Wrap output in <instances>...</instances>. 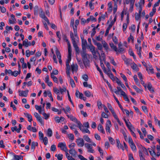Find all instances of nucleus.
Here are the masks:
<instances>
[{
	"label": "nucleus",
	"mask_w": 160,
	"mask_h": 160,
	"mask_svg": "<svg viewBox=\"0 0 160 160\" xmlns=\"http://www.w3.org/2000/svg\"><path fill=\"white\" fill-rule=\"evenodd\" d=\"M74 36L75 38H74L73 34V33L72 32H71L70 33V36L71 38H72V44L73 45V47L75 49V50L76 51V57L78 60L79 62V57H78V55H79L80 53V50L79 49L78 46L77 44L76 43L75 40H78V35L77 33H74Z\"/></svg>",
	"instance_id": "obj_1"
},
{
	"label": "nucleus",
	"mask_w": 160,
	"mask_h": 160,
	"mask_svg": "<svg viewBox=\"0 0 160 160\" xmlns=\"http://www.w3.org/2000/svg\"><path fill=\"white\" fill-rule=\"evenodd\" d=\"M82 60L83 63L86 67H89L90 64V61L88 59L87 54L86 52H83L82 54Z\"/></svg>",
	"instance_id": "obj_2"
},
{
	"label": "nucleus",
	"mask_w": 160,
	"mask_h": 160,
	"mask_svg": "<svg viewBox=\"0 0 160 160\" xmlns=\"http://www.w3.org/2000/svg\"><path fill=\"white\" fill-rule=\"evenodd\" d=\"M39 11L40 12H39L40 17L47 22L48 24L49 25V24H50L49 20L48 18L45 16V13L43 11L42 9L40 8L39 10Z\"/></svg>",
	"instance_id": "obj_3"
},
{
	"label": "nucleus",
	"mask_w": 160,
	"mask_h": 160,
	"mask_svg": "<svg viewBox=\"0 0 160 160\" xmlns=\"http://www.w3.org/2000/svg\"><path fill=\"white\" fill-rule=\"evenodd\" d=\"M82 44L83 52H86V45L87 44V42L86 40H84L83 38H81Z\"/></svg>",
	"instance_id": "obj_4"
},
{
	"label": "nucleus",
	"mask_w": 160,
	"mask_h": 160,
	"mask_svg": "<svg viewBox=\"0 0 160 160\" xmlns=\"http://www.w3.org/2000/svg\"><path fill=\"white\" fill-rule=\"evenodd\" d=\"M111 126V122L110 120H107L106 125L105 129L106 132H108L109 133H111V130L110 128Z\"/></svg>",
	"instance_id": "obj_5"
},
{
	"label": "nucleus",
	"mask_w": 160,
	"mask_h": 160,
	"mask_svg": "<svg viewBox=\"0 0 160 160\" xmlns=\"http://www.w3.org/2000/svg\"><path fill=\"white\" fill-rule=\"evenodd\" d=\"M34 115L35 117L37 118V120L41 124L43 125L44 123L42 121V118L40 117V116L36 112H35L34 113Z\"/></svg>",
	"instance_id": "obj_6"
},
{
	"label": "nucleus",
	"mask_w": 160,
	"mask_h": 160,
	"mask_svg": "<svg viewBox=\"0 0 160 160\" xmlns=\"http://www.w3.org/2000/svg\"><path fill=\"white\" fill-rule=\"evenodd\" d=\"M99 57V60L100 61V66L102 69H103V72L104 73H106L107 71L105 67L104 66V64H103L102 61V59L101 58V56L99 52H98Z\"/></svg>",
	"instance_id": "obj_7"
},
{
	"label": "nucleus",
	"mask_w": 160,
	"mask_h": 160,
	"mask_svg": "<svg viewBox=\"0 0 160 160\" xmlns=\"http://www.w3.org/2000/svg\"><path fill=\"white\" fill-rule=\"evenodd\" d=\"M19 95L20 96L27 97L28 95V93L29 92L28 90H26L25 91L19 90Z\"/></svg>",
	"instance_id": "obj_8"
},
{
	"label": "nucleus",
	"mask_w": 160,
	"mask_h": 160,
	"mask_svg": "<svg viewBox=\"0 0 160 160\" xmlns=\"http://www.w3.org/2000/svg\"><path fill=\"white\" fill-rule=\"evenodd\" d=\"M58 147L60 148L62 150L64 151L67 150V149L65 144L62 142H59L58 145Z\"/></svg>",
	"instance_id": "obj_9"
},
{
	"label": "nucleus",
	"mask_w": 160,
	"mask_h": 160,
	"mask_svg": "<svg viewBox=\"0 0 160 160\" xmlns=\"http://www.w3.org/2000/svg\"><path fill=\"white\" fill-rule=\"evenodd\" d=\"M56 53L57 57L58 59L59 62L60 64H62V60L61 59V55L60 52L58 51L57 48L56 50Z\"/></svg>",
	"instance_id": "obj_10"
},
{
	"label": "nucleus",
	"mask_w": 160,
	"mask_h": 160,
	"mask_svg": "<svg viewBox=\"0 0 160 160\" xmlns=\"http://www.w3.org/2000/svg\"><path fill=\"white\" fill-rule=\"evenodd\" d=\"M88 47L90 48L91 51L92 52V55L93 56L96 57V52L95 51V48L92 44L90 45V46H88Z\"/></svg>",
	"instance_id": "obj_11"
},
{
	"label": "nucleus",
	"mask_w": 160,
	"mask_h": 160,
	"mask_svg": "<svg viewBox=\"0 0 160 160\" xmlns=\"http://www.w3.org/2000/svg\"><path fill=\"white\" fill-rule=\"evenodd\" d=\"M67 65H66V73L67 74V76L69 78H70V72L71 71V68L69 65V64H68V63H67Z\"/></svg>",
	"instance_id": "obj_12"
},
{
	"label": "nucleus",
	"mask_w": 160,
	"mask_h": 160,
	"mask_svg": "<svg viewBox=\"0 0 160 160\" xmlns=\"http://www.w3.org/2000/svg\"><path fill=\"white\" fill-rule=\"evenodd\" d=\"M69 118L71 120L76 122L78 126V128H79L80 129V122H79V121H77V119L75 117H74L72 115H70Z\"/></svg>",
	"instance_id": "obj_13"
},
{
	"label": "nucleus",
	"mask_w": 160,
	"mask_h": 160,
	"mask_svg": "<svg viewBox=\"0 0 160 160\" xmlns=\"http://www.w3.org/2000/svg\"><path fill=\"white\" fill-rule=\"evenodd\" d=\"M71 70L72 72H77L78 70V66L77 64H74L71 65Z\"/></svg>",
	"instance_id": "obj_14"
},
{
	"label": "nucleus",
	"mask_w": 160,
	"mask_h": 160,
	"mask_svg": "<svg viewBox=\"0 0 160 160\" xmlns=\"http://www.w3.org/2000/svg\"><path fill=\"white\" fill-rule=\"evenodd\" d=\"M117 146L119 149H121L122 151L124 150V148L123 146L121 144L119 139L116 140Z\"/></svg>",
	"instance_id": "obj_15"
},
{
	"label": "nucleus",
	"mask_w": 160,
	"mask_h": 160,
	"mask_svg": "<svg viewBox=\"0 0 160 160\" xmlns=\"http://www.w3.org/2000/svg\"><path fill=\"white\" fill-rule=\"evenodd\" d=\"M23 45L24 46L26 47H27L28 46H31V45L30 42H28V40L27 39H25L23 42Z\"/></svg>",
	"instance_id": "obj_16"
},
{
	"label": "nucleus",
	"mask_w": 160,
	"mask_h": 160,
	"mask_svg": "<svg viewBox=\"0 0 160 160\" xmlns=\"http://www.w3.org/2000/svg\"><path fill=\"white\" fill-rule=\"evenodd\" d=\"M147 88L148 90L152 93H153L154 92V91L153 88L152 87V85L151 83L148 82V83Z\"/></svg>",
	"instance_id": "obj_17"
},
{
	"label": "nucleus",
	"mask_w": 160,
	"mask_h": 160,
	"mask_svg": "<svg viewBox=\"0 0 160 160\" xmlns=\"http://www.w3.org/2000/svg\"><path fill=\"white\" fill-rule=\"evenodd\" d=\"M109 45L111 48L113 50H114L115 52H116V54H118V49L116 46L114 45L113 43L112 42L110 43Z\"/></svg>",
	"instance_id": "obj_18"
},
{
	"label": "nucleus",
	"mask_w": 160,
	"mask_h": 160,
	"mask_svg": "<svg viewBox=\"0 0 160 160\" xmlns=\"http://www.w3.org/2000/svg\"><path fill=\"white\" fill-rule=\"evenodd\" d=\"M98 131H99L100 132H101L103 134H105V132L104 130V129L103 128V126L102 125L99 124L98 127Z\"/></svg>",
	"instance_id": "obj_19"
},
{
	"label": "nucleus",
	"mask_w": 160,
	"mask_h": 160,
	"mask_svg": "<svg viewBox=\"0 0 160 160\" xmlns=\"http://www.w3.org/2000/svg\"><path fill=\"white\" fill-rule=\"evenodd\" d=\"M24 114L28 118V121L31 122L32 120V115L28 113L25 112L24 113Z\"/></svg>",
	"instance_id": "obj_20"
},
{
	"label": "nucleus",
	"mask_w": 160,
	"mask_h": 160,
	"mask_svg": "<svg viewBox=\"0 0 160 160\" xmlns=\"http://www.w3.org/2000/svg\"><path fill=\"white\" fill-rule=\"evenodd\" d=\"M95 44L97 46L98 49L100 50L102 52H103V51L102 50V44L100 42H97L96 43H95Z\"/></svg>",
	"instance_id": "obj_21"
},
{
	"label": "nucleus",
	"mask_w": 160,
	"mask_h": 160,
	"mask_svg": "<svg viewBox=\"0 0 160 160\" xmlns=\"http://www.w3.org/2000/svg\"><path fill=\"white\" fill-rule=\"evenodd\" d=\"M131 67L134 70L136 71H138L139 70V68L137 66V64L134 62H133V64L131 66Z\"/></svg>",
	"instance_id": "obj_22"
},
{
	"label": "nucleus",
	"mask_w": 160,
	"mask_h": 160,
	"mask_svg": "<svg viewBox=\"0 0 160 160\" xmlns=\"http://www.w3.org/2000/svg\"><path fill=\"white\" fill-rule=\"evenodd\" d=\"M38 143L37 142H32L31 147V149L33 151H34L35 148V147L38 146Z\"/></svg>",
	"instance_id": "obj_23"
},
{
	"label": "nucleus",
	"mask_w": 160,
	"mask_h": 160,
	"mask_svg": "<svg viewBox=\"0 0 160 160\" xmlns=\"http://www.w3.org/2000/svg\"><path fill=\"white\" fill-rule=\"evenodd\" d=\"M81 127H85L87 128H90L89 124L88 122H85L83 124V125H82L81 123Z\"/></svg>",
	"instance_id": "obj_24"
},
{
	"label": "nucleus",
	"mask_w": 160,
	"mask_h": 160,
	"mask_svg": "<svg viewBox=\"0 0 160 160\" xmlns=\"http://www.w3.org/2000/svg\"><path fill=\"white\" fill-rule=\"evenodd\" d=\"M132 87L138 93H140L143 91L142 90L139 89L136 85H133Z\"/></svg>",
	"instance_id": "obj_25"
},
{
	"label": "nucleus",
	"mask_w": 160,
	"mask_h": 160,
	"mask_svg": "<svg viewBox=\"0 0 160 160\" xmlns=\"http://www.w3.org/2000/svg\"><path fill=\"white\" fill-rule=\"evenodd\" d=\"M52 132L51 129L50 128L48 129L47 132V135L49 137H51L52 135Z\"/></svg>",
	"instance_id": "obj_26"
},
{
	"label": "nucleus",
	"mask_w": 160,
	"mask_h": 160,
	"mask_svg": "<svg viewBox=\"0 0 160 160\" xmlns=\"http://www.w3.org/2000/svg\"><path fill=\"white\" fill-rule=\"evenodd\" d=\"M39 10L38 7V6H35L34 7V15H38V11Z\"/></svg>",
	"instance_id": "obj_27"
},
{
	"label": "nucleus",
	"mask_w": 160,
	"mask_h": 160,
	"mask_svg": "<svg viewBox=\"0 0 160 160\" xmlns=\"http://www.w3.org/2000/svg\"><path fill=\"white\" fill-rule=\"evenodd\" d=\"M81 130L82 131V132L85 133H88V134L90 133V132L89 131V130L88 129V128H81Z\"/></svg>",
	"instance_id": "obj_28"
},
{
	"label": "nucleus",
	"mask_w": 160,
	"mask_h": 160,
	"mask_svg": "<svg viewBox=\"0 0 160 160\" xmlns=\"http://www.w3.org/2000/svg\"><path fill=\"white\" fill-rule=\"evenodd\" d=\"M141 147H142V151L145 154H146L147 155H148L149 154L148 153V151H147V149H146V148L141 145Z\"/></svg>",
	"instance_id": "obj_29"
},
{
	"label": "nucleus",
	"mask_w": 160,
	"mask_h": 160,
	"mask_svg": "<svg viewBox=\"0 0 160 160\" xmlns=\"http://www.w3.org/2000/svg\"><path fill=\"white\" fill-rule=\"evenodd\" d=\"M83 86L84 87H88L90 88H92V86L90 84H88L87 82H84L83 83Z\"/></svg>",
	"instance_id": "obj_30"
},
{
	"label": "nucleus",
	"mask_w": 160,
	"mask_h": 160,
	"mask_svg": "<svg viewBox=\"0 0 160 160\" xmlns=\"http://www.w3.org/2000/svg\"><path fill=\"white\" fill-rule=\"evenodd\" d=\"M124 61L125 63L127 65H129L130 62L132 61V60L130 59H129L127 58H125L124 59Z\"/></svg>",
	"instance_id": "obj_31"
},
{
	"label": "nucleus",
	"mask_w": 160,
	"mask_h": 160,
	"mask_svg": "<svg viewBox=\"0 0 160 160\" xmlns=\"http://www.w3.org/2000/svg\"><path fill=\"white\" fill-rule=\"evenodd\" d=\"M41 140H42L45 145H46L48 143V139L47 137L43 138V139H42Z\"/></svg>",
	"instance_id": "obj_32"
},
{
	"label": "nucleus",
	"mask_w": 160,
	"mask_h": 160,
	"mask_svg": "<svg viewBox=\"0 0 160 160\" xmlns=\"http://www.w3.org/2000/svg\"><path fill=\"white\" fill-rule=\"evenodd\" d=\"M141 18V14H139L137 12L135 13V19L137 21H138Z\"/></svg>",
	"instance_id": "obj_33"
},
{
	"label": "nucleus",
	"mask_w": 160,
	"mask_h": 160,
	"mask_svg": "<svg viewBox=\"0 0 160 160\" xmlns=\"http://www.w3.org/2000/svg\"><path fill=\"white\" fill-rule=\"evenodd\" d=\"M14 158L17 160H23V157L21 155H15Z\"/></svg>",
	"instance_id": "obj_34"
},
{
	"label": "nucleus",
	"mask_w": 160,
	"mask_h": 160,
	"mask_svg": "<svg viewBox=\"0 0 160 160\" xmlns=\"http://www.w3.org/2000/svg\"><path fill=\"white\" fill-rule=\"evenodd\" d=\"M103 46L106 50V51L108 52L109 47L107 43L105 42H104L103 43Z\"/></svg>",
	"instance_id": "obj_35"
},
{
	"label": "nucleus",
	"mask_w": 160,
	"mask_h": 160,
	"mask_svg": "<svg viewBox=\"0 0 160 160\" xmlns=\"http://www.w3.org/2000/svg\"><path fill=\"white\" fill-rule=\"evenodd\" d=\"M101 117L102 118H108V115L104 112H102L101 114Z\"/></svg>",
	"instance_id": "obj_36"
},
{
	"label": "nucleus",
	"mask_w": 160,
	"mask_h": 160,
	"mask_svg": "<svg viewBox=\"0 0 160 160\" xmlns=\"http://www.w3.org/2000/svg\"><path fill=\"white\" fill-rule=\"evenodd\" d=\"M83 138L87 142H91L90 141V139L89 137L86 135H85L83 136Z\"/></svg>",
	"instance_id": "obj_37"
},
{
	"label": "nucleus",
	"mask_w": 160,
	"mask_h": 160,
	"mask_svg": "<svg viewBox=\"0 0 160 160\" xmlns=\"http://www.w3.org/2000/svg\"><path fill=\"white\" fill-rule=\"evenodd\" d=\"M107 106L111 112L114 111V110L113 109L112 107L111 104L110 103H107Z\"/></svg>",
	"instance_id": "obj_38"
},
{
	"label": "nucleus",
	"mask_w": 160,
	"mask_h": 160,
	"mask_svg": "<svg viewBox=\"0 0 160 160\" xmlns=\"http://www.w3.org/2000/svg\"><path fill=\"white\" fill-rule=\"evenodd\" d=\"M69 152L70 154H72L73 156H75L76 153L75 150L72 149L69 150Z\"/></svg>",
	"instance_id": "obj_39"
},
{
	"label": "nucleus",
	"mask_w": 160,
	"mask_h": 160,
	"mask_svg": "<svg viewBox=\"0 0 160 160\" xmlns=\"http://www.w3.org/2000/svg\"><path fill=\"white\" fill-rule=\"evenodd\" d=\"M48 95L50 98L51 100L52 101H53V99L51 94V93L50 91H48Z\"/></svg>",
	"instance_id": "obj_40"
},
{
	"label": "nucleus",
	"mask_w": 160,
	"mask_h": 160,
	"mask_svg": "<svg viewBox=\"0 0 160 160\" xmlns=\"http://www.w3.org/2000/svg\"><path fill=\"white\" fill-rule=\"evenodd\" d=\"M84 93L85 94V96L88 97H90L91 95V94L90 92L88 90L85 91L84 92Z\"/></svg>",
	"instance_id": "obj_41"
},
{
	"label": "nucleus",
	"mask_w": 160,
	"mask_h": 160,
	"mask_svg": "<svg viewBox=\"0 0 160 160\" xmlns=\"http://www.w3.org/2000/svg\"><path fill=\"white\" fill-rule=\"evenodd\" d=\"M82 78L85 81H87L88 80V76L87 74H84L82 76Z\"/></svg>",
	"instance_id": "obj_42"
},
{
	"label": "nucleus",
	"mask_w": 160,
	"mask_h": 160,
	"mask_svg": "<svg viewBox=\"0 0 160 160\" xmlns=\"http://www.w3.org/2000/svg\"><path fill=\"white\" fill-rule=\"evenodd\" d=\"M131 148L133 151H136V147L134 143H132L130 145Z\"/></svg>",
	"instance_id": "obj_43"
},
{
	"label": "nucleus",
	"mask_w": 160,
	"mask_h": 160,
	"mask_svg": "<svg viewBox=\"0 0 160 160\" xmlns=\"http://www.w3.org/2000/svg\"><path fill=\"white\" fill-rule=\"evenodd\" d=\"M156 10V8H153L152 11L149 14L150 15L151 17H152L153 16L154 14L155 13Z\"/></svg>",
	"instance_id": "obj_44"
},
{
	"label": "nucleus",
	"mask_w": 160,
	"mask_h": 160,
	"mask_svg": "<svg viewBox=\"0 0 160 160\" xmlns=\"http://www.w3.org/2000/svg\"><path fill=\"white\" fill-rule=\"evenodd\" d=\"M125 123L126 124L127 126L128 127V129L130 128H134L132 125L131 124L130 122H126V123Z\"/></svg>",
	"instance_id": "obj_45"
},
{
	"label": "nucleus",
	"mask_w": 160,
	"mask_h": 160,
	"mask_svg": "<svg viewBox=\"0 0 160 160\" xmlns=\"http://www.w3.org/2000/svg\"><path fill=\"white\" fill-rule=\"evenodd\" d=\"M55 157H57L58 160H62L63 158V155L62 154H59L58 155L56 154Z\"/></svg>",
	"instance_id": "obj_46"
},
{
	"label": "nucleus",
	"mask_w": 160,
	"mask_h": 160,
	"mask_svg": "<svg viewBox=\"0 0 160 160\" xmlns=\"http://www.w3.org/2000/svg\"><path fill=\"white\" fill-rule=\"evenodd\" d=\"M97 106L98 108L100 109V108H102V104L101 101L98 100L97 102Z\"/></svg>",
	"instance_id": "obj_47"
},
{
	"label": "nucleus",
	"mask_w": 160,
	"mask_h": 160,
	"mask_svg": "<svg viewBox=\"0 0 160 160\" xmlns=\"http://www.w3.org/2000/svg\"><path fill=\"white\" fill-rule=\"evenodd\" d=\"M42 115L44 116V118L45 119H47L49 117V114H47L46 113L43 112L42 113Z\"/></svg>",
	"instance_id": "obj_48"
},
{
	"label": "nucleus",
	"mask_w": 160,
	"mask_h": 160,
	"mask_svg": "<svg viewBox=\"0 0 160 160\" xmlns=\"http://www.w3.org/2000/svg\"><path fill=\"white\" fill-rule=\"evenodd\" d=\"M12 72H13L11 69H9L8 70L7 69H5V73L6 74L8 73L9 74H11L12 75Z\"/></svg>",
	"instance_id": "obj_49"
},
{
	"label": "nucleus",
	"mask_w": 160,
	"mask_h": 160,
	"mask_svg": "<svg viewBox=\"0 0 160 160\" xmlns=\"http://www.w3.org/2000/svg\"><path fill=\"white\" fill-rule=\"evenodd\" d=\"M50 149L51 151L53 152L55 151L56 149V146L54 144L52 145Z\"/></svg>",
	"instance_id": "obj_50"
},
{
	"label": "nucleus",
	"mask_w": 160,
	"mask_h": 160,
	"mask_svg": "<svg viewBox=\"0 0 160 160\" xmlns=\"http://www.w3.org/2000/svg\"><path fill=\"white\" fill-rule=\"evenodd\" d=\"M121 76L122 78L125 82H127V78L126 76L122 73H120Z\"/></svg>",
	"instance_id": "obj_51"
},
{
	"label": "nucleus",
	"mask_w": 160,
	"mask_h": 160,
	"mask_svg": "<svg viewBox=\"0 0 160 160\" xmlns=\"http://www.w3.org/2000/svg\"><path fill=\"white\" fill-rule=\"evenodd\" d=\"M112 40L115 44H117L118 43V38L116 36L112 37Z\"/></svg>",
	"instance_id": "obj_52"
},
{
	"label": "nucleus",
	"mask_w": 160,
	"mask_h": 160,
	"mask_svg": "<svg viewBox=\"0 0 160 160\" xmlns=\"http://www.w3.org/2000/svg\"><path fill=\"white\" fill-rule=\"evenodd\" d=\"M105 73L108 75L111 78H112L114 77L113 74L111 72H107Z\"/></svg>",
	"instance_id": "obj_53"
},
{
	"label": "nucleus",
	"mask_w": 160,
	"mask_h": 160,
	"mask_svg": "<svg viewBox=\"0 0 160 160\" xmlns=\"http://www.w3.org/2000/svg\"><path fill=\"white\" fill-rule=\"evenodd\" d=\"M74 18H72L71 20V22L70 24V26L71 27H74Z\"/></svg>",
	"instance_id": "obj_54"
},
{
	"label": "nucleus",
	"mask_w": 160,
	"mask_h": 160,
	"mask_svg": "<svg viewBox=\"0 0 160 160\" xmlns=\"http://www.w3.org/2000/svg\"><path fill=\"white\" fill-rule=\"evenodd\" d=\"M105 63H106V66L107 67V68L108 69V72H111V71L110 70V64L108 62H107V63H106V62Z\"/></svg>",
	"instance_id": "obj_55"
},
{
	"label": "nucleus",
	"mask_w": 160,
	"mask_h": 160,
	"mask_svg": "<svg viewBox=\"0 0 160 160\" xmlns=\"http://www.w3.org/2000/svg\"><path fill=\"white\" fill-rule=\"evenodd\" d=\"M81 113L83 115L84 117H87L88 115L86 112H84L83 111H81Z\"/></svg>",
	"instance_id": "obj_56"
},
{
	"label": "nucleus",
	"mask_w": 160,
	"mask_h": 160,
	"mask_svg": "<svg viewBox=\"0 0 160 160\" xmlns=\"http://www.w3.org/2000/svg\"><path fill=\"white\" fill-rule=\"evenodd\" d=\"M108 139L111 144H113L114 143V140L112 138L109 137L108 138Z\"/></svg>",
	"instance_id": "obj_57"
},
{
	"label": "nucleus",
	"mask_w": 160,
	"mask_h": 160,
	"mask_svg": "<svg viewBox=\"0 0 160 160\" xmlns=\"http://www.w3.org/2000/svg\"><path fill=\"white\" fill-rule=\"evenodd\" d=\"M66 88H59V91L62 94H63V92H66Z\"/></svg>",
	"instance_id": "obj_58"
},
{
	"label": "nucleus",
	"mask_w": 160,
	"mask_h": 160,
	"mask_svg": "<svg viewBox=\"0 0 160 160\" xmlns=\"http://www.w3.org/2000/svg\"><path fill=\"white\" fill-rule=\"evenodd\" d=\"M85 146L86 148L88 149L92 147V145L88 143H86L85 144Z\"/></svg>",
	"instance_id": "obj_59"
},
{
	"label": "nucleus",
	"mask_w": 160,
	"mask_h": 160,
	"mask_svg": "<svg viewBox=\"0 0 160 160\" xmlns=\"http://www.w3.org/2000/svg\"><path fill=\"white\" fill-rule=\"evenodd\" d=\"M39 137L40 140H41L42 139H43L44 137L43 133H42L41 131H39Z\"/></svg>",
	"instance_id": "obj_60"
},
{
	"label": "nucleus",
	"mask_w": 160,
	"mask_h": 160,
	"mask_svg": "<svg viewBox=\"0 0 160 160\" xmlns=\"http://www.w3.org/2000/svg\"><path fill=\"white\" fill-rule=\"evenodd\" d=\"M142 108L143 111L145 112H148V111L147 110V108L146 106H143L142 107Z\"/></svg>",
	"instance_id": "obj_61"
},
{
	"label": "nucleus",
	"mask_w": 160,
	"mask_h": 160,
	"mask_svg": "<svg viewBox=\"0 0 160 160\" xmlns=\"http://www.w3.org/2000/svg\"><path fill=\"white\" fill-rule=\"evenodd\" d=\"M122 134H123V136L124 138L125 141H127L128 140V137H127V136L126 135V134L125 132L124 131H123L122 132Z\"/></svg>",
	"instance_id": "obj_62"
},
{
	"label": "nucleus",
	"mask_w": 160,
	"mask_h": 160,
	"mask_svg": "<svg viewBox=\"0 0 160 160\" xmlns=\"http://www.w3.org/2000/svg\"><path fill=\"white\" fill-rule=\"evenodd\" d=\"M75 95L77 97L80 98V92L78 90H76L75 93Z\"/></svg>",
	"instance_id": "obj_63"
},
{
	"label": "nucleus",
	"mask_w": 160,
	"mask_h": 160,
	"mask_svg": "<svg viewBox=\"0 0 160 160\" xmlns=\"http://www.w3.org/2000/svg\"><path fill=\"white\" fill-rule=\"evenodd\" d=\"M68 137L69 138L72 140L74 139V136L72 134H69L68 135Z\"/></svg>",
	"instance_id": "obj_64"
}]
</instances>
